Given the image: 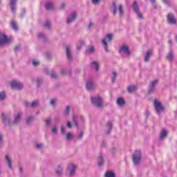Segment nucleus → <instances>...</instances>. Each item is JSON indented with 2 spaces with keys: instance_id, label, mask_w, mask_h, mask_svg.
<instances>
[{
  "instance_id": "6ab92c4d",
  "label": "nucleus",
  "mask_w": 177,
  "mask_h": 177,
  "mask_svg": "<svg viewBox=\"0 0 177 177\" xmlns=\"http://www.w3.org/2000/svg\"><path fill=\"white\" fill-rule=\"evenodd\" d=\"M167 135H168V133L165 129H163L162 132H160V140H162V139H165V138L167 137Z\"/></svg>"
},
{
  "instance_id": "4c0bfd02",
  "label": "nucleus",
  "mask_w": 177,
  "mask_h": 177,
  "mask_svg": "<svg viewBox=\"0 0 177 177\" xmlns=\"http://www.w3.org/2000/svg\"><path fill=\"white\" fill-rule=\"evenodd\" d=\"M173 58H174V53H169L167 55V59L169 62H171Z\"/></svg>"
},
{
  "instance_id": "58836bf2",
  "label": "nucleus",
  "mask_w": 177,
  "mask_h": 177,
  "mask_svg": "<svg viewBox=\"0 0 177 177\" xmlns=\"http://www.w3.org/2000/svg\"><path fill=\"white\" fill-rule=\"evenodd\" d=\"M86 53H93V52H95V48H93V47H90L86 50Z\"/></svg>"
},
{
  "instance_id": "7ed1b4c3",
  "label": "nucleus",
  "mask_w": 177,
  "mask_h": 177,
  "mask_svg": "<svg viewBox=\"0 0 177 177\" xmlns=\"http://www.w3.org/2000/svg\"><path fill=\"white\" fill-rule=\"evenodd\" d=\"M12 39H13L9 38L4 33L0 32V46L6 45V44H9V42H12Z\"/></svg>"
},
{
  "instance_id": "052dcab7",
  "label": "nucleus",
  "mask_w": 177,
  "mask_h": 177,
  "mask_svg": "<svg viewBox=\"0 0 177 177\" xmlns=\"http://www.w3.org/2000/svg\"><path fill=\"white\" fill-rule=\"evenodd\" d=\"M41 82H42V78H41V77L37 78V82H38V84H41Z\"/></svg>"
},
{
  "instance_id": "680f3d73",
  "label": "nucleus",
  "mask_w": 177,
  "mask_h": 177,
  "mask_svg": "<svg viewBox=\"0 0 177 177\" xmlns=\"http://www.w3.org/2000/svg\"><path fill=\"white\" fill-rule=\"evenodd\" d=\"M145 114H146L147 117H149V115H150V112H149V111H147L145 112Z\"/></svg>"
},
{
  "instance_id": "864d4df0",
  "label": "nucleus",
  "mask_w": 177,
  "mask_h": 177,
  "mask_svg": "<svg viewBox=\"0 0 177 177\" xmlns=\"http://www.w3.org/2000/svg\"><path fill=\"white\" fill-rule=\"evenodd\" d=\"M3 139V136L0 133V146L2 145V140Z\"/></svg>"
},
{
  "instance_id": "603ef678",
  "label": "nucleus",
  "mask_w": 177,
  "mask_h": 177,
  "mask_svg": "<svg viewBox=\"0 0 177 177\" xmlns=\"http://www.w3.org/2000/svg\"><path fill=\"white\" fill-rule=\"evenodd\" d=\"M37 35H38L39 38H44L45 37V35L42 32L38 33Z\"/></svg>"
},
{
  "instance_id": "bb28decb",
  "label": "nucleus",
  "mask_w": 177,
  "mask_h": 177,
  "mask_svg": "<svg viewBox=\"0 0 177 177\" xmlns=\"http://www.w3.org/2000/svg\"><path fill=\"white\" fill-rule=\"evenodd\" d=\"M112 9H113V16H115L117 15V6L115 4V2L113 3Z\"/></svg>"
},
{
  "instance_id": "ea45409f",
  "label": "nucleus",
  "mask_w": 177,
  "mask_h": 177,
  "mask_svg": "<svg viewBox=\"0 0 177 177\" xmlns=\"http://www.w3.org/2000/svg\"><path fill=\"white\" fill-rule=\"evenodd\" d=\"M73 133H68L67 134H66V139H67V140H70V139H73Z\"/></svg>"
},
{
  "instance_id": "39448f33",
  "label": "nucleus",
  "mask_w": 177,
  "mask_h": 177,
  "mask_svg": "<svg viewBox=\"0 0 177 177\" xmlns=\"http://www.w3.org/2000/svg\"><path fill=\"white\" fill-rule=\"evenodd\" d=\"M91 102L97 107H103V101L100 96L91 97Z\"/></svg>"
},
{
  "instance_id": "7c9ffc66",
  "label": "nucleus",
  "mask_w": 177,
  "mask_h": 177,
  "mask_svg": "<svg viewBox=\"0 0 177 177\" xmlns=\"http://www.w3.org/2000/svg\"><path fill=\"white\" fill-rule=\"evenodd\" d=\"M61 74L62 75H67L68 74H71V72L69 71L68 73H67V69L63 68L61 69Z\"/></svg>"
},
{
  "instance_id": "49530a36",
  "label": "nucleus",
  "mask_w": 177,
  "mask_h": 177,
  "mask_svg": "<svg viewBox=\"0 0 177 177\" xmlns=\"http://www.w3.org/2000/svg\"><path fill=\"white\" fill-rule=\"evenodd\" d=\"M116 77H117V73H115V72H113L112 82H115Z\"/></svg>"
},
{
  "instance_id": "a211bd4d",
  "label": "nucleus",
  "mask_w": 177,
  "mask_h": 177,
  "mask_svg": "<svg viewBox=\"0 0 177 177\" xmlns=\"http://www.w3.org/2000/svg\"><path fill=\"white\" fill-rule=\"evenodd\" d=\"M55 173L57 174V175L60 176V175L63 174V167L60 165H58V167L55 169Z\"/></svg>"
},
{
  "instance_id": "f03ea898",
  "label": "nucleus",
  "mask_w": 177,
  "mask_h": 177,
  "mask_svg": "<svg viewBox=\"0 0 177 177\" xmlns=\"http://www.w3.org/2000/svg\"><path fill=\"white\" fill-rule=\"evenodd\" d=\"M112 39H113V35L111 34L106 35L105 38L102 39V45L104 46V48L106 52H109V42H111Z\"/></svg>"
},
{
  "instance_id": "ddd939ff",
  "label": "nucleus",
  "mask_w": 177,
  "mask_h": 177,
  "mask_svg": "<svg viewBox=\"0 0 177 177\" xmlns=\"http://www.w3.org/2000/svg\"><path fill=\"white\" fill-rule=\"evenodd\" d=\"M16 3H17V0H10V8L12 13H16Z\"/></svg>"
},
{
  "instance_id": "412c9836",
  "label": "nucleus",
  "mask_w": 177,
  "mask_h": 177,
  "mask_svg": "<svg viewBox=\"0 0 177 177\" xmlns=\"http://www.w3.org/2000/svg\"><path fill=\"white\" fill-rule=\"evenodd\" d=\"M6 99V92L1 91L0 92V101L3 102Z\"/></svg>"
},
{
  "instance_id": "20e7f679",
  "label": "nucleus",
  "mask_w": 177,
  "mask_h": 177,
  "mask_svg": "<svg viewBox=\"0 0 177 177\" xmlns=\"http://www.w3.org/2000/svg\"><path fill=\"white\" fill-rule=\"evenodd\" d=\"M75 171H77V165L74 163H71L68 165L66 172L69 176H74L75 175Z\"/></svg>"
},
{
  "instance_id": "b1692460",
  "label": "nucleus",
  "mask_w": 177,
  "mask_h": 177,
  "mask_svg": "<svg viewBox=\"0 0 177 177\" xmlns=\"http://www.w3.org/2000/svg\"><path fill=\"white\" fill-rule=\"evenodd\" d=\"M106 128L108 129L107 133H110V131H111L113 128V122L110 121L108 122V123L106 124Z\"/></svg>"
},
{
  "instance_id": "37998d69",
  "label": "nucleus",
  "mask_w": 177,
  "mask_h": 177,
  "mask_svg": "<svg viewBox=\"0 0 177 177\" xmlns=\"http://www.w3.org/2000/svg\"><path fill=\"white\" fill-rule=\"evenodd\" d=\"M32 64L35 66H39V61L35 59L32 61Z\"/></svg>"
},
{
  "instance_id": "338daca9",
  "label": "nucleus",
  "mask_w": 177,
  "mask_h": 177,
  "mask_svg": "<svg viewBox=\"0 0 177 177\" xmlns=\"http://www.w3.org/2000/svg\"><path fill=\"white\" fill-rule=\"evenodd\" d=\"M22 15H26V10H25V9H24V10H22Z\"/></svg>"
},
{
  "instance_id": "774afa93",
  "label": "nucleus",
  "mask_w": 177,
  "mask_h": 177,
  "mask_svg": "<svg viewBox=\"0 0 177 177\" xmlns=\"http://www.w3.org/2000/svg\"><path fill=\"white\" fill-rule=\"evenodd\" d=\"M23 170V169L21 168V167H19V171L20 172H21V171Z\"/></svg>"
},
{
  "instance_id": "8fccbe9b",
  "label": "nucleus",
  "mask_w": 177,
  "mask_h": 177,
  "mask_svg": "<svg viewBox=\"0 0 177 177\" xmlns=\"http://www.w3.org/2000/svg\"><path fill=\"white\" fill-rule=\"evenodd\" d=\"M157 82H158V80H153V81L151 82V86L155 87L156 85H157Z\"/></svg>"
},
{
  "instance_id": "2eb2a0df",
  "label": "nucleus",
  "mask_w": 177,
  "mask_h": 177,
  "mask_svg": "<svg viewBox=\"0 0 177 177\" xmlns=\"http://www.w3.org/2000/svg\"><path fill=\"white\" fill-rule=\"evenodd\" d=\"M5 160L9 169H13V166H12V159L10 158V157L6 155L5 156Z\"/></svg>"
},
{
  "instance_id": "09e8293b",
  "label": "nucleus",
  "mask_w": 177,
  "mask_h": 177,
  "mask_svg": "<svg viewBox=\"0 0 177 177\" xmlns=\"http://www.w3.org/2000/svg\"><path fill=\"white\" fill-rule=\"evenodd\" d=\"M52 122V120H50V118H48L46 120V124L48 127H49V125H50V122Z\"/></svg>"
},
{
  "instance_id": "423d86ee",
  "label": "nucleus",
  "mask_w": 177,
  "mask_h": 177,
  "mask_svg": "<svg viewBox=\"0 0 177 177\" xmlns=\"http://www.w3.org/2000/svg\"><path fill=\"white\" fill-rule=\"evenodd\" d=\"M86 88L88 91H94V89H96V84L93 82V80L92 78L88 79L86 84Z\"/></svg>"
},
{
  "instance_id": "4468645a",
  "label": "nucleus",
  "mask_w": 177,
  "mask_h": 177,
  "mask_svg": "<svg viewBox=\"0 0 177 177\" xmlns=\"http://www.w3.org/2000/svg\"><path fill=\"white\" fill-rule=\"evenodd\" d=\"M66 52L68 60H73V55L71 54V47L67 46L66 48Z\"/></svg>"
},
{
  "instance_id": "5701e85b",
  "label": "nucleus",
  "mask_w": 177,
  "mask_h": 177,
  "mask_svg": "<svg viewBox=\"0 0 177 177\" xmlns=\"http://www.w3.org/2000/svg\"><path fill=\"white\" fill-rule=\"evenodd\" d=\"M128 92L129 93H132V92H135L136 91V86H129L127 88Z\"/></svg>"
},
{
  "instance_id": "6e6552de",
  "label": "nucleus",
  "mask_w": 177,
  "mask_h": 177,
  "mask_svg": "<svg viewBox=\"0 0 177 177\" xmlns=\"http://www.w3.org/2000/svg\"><path fill=\"white\" fill-rule=\"evenodd\" d=\"M133 9L135 13L136 14L137 17H138V19H143V14H142V12H140V11L139 10V6H138V2L136 1L133 2Z\"/></svg>"
},
{
  "instance_id": "3c124183",
  "label": "nucleus",
  "mask_w": 177,
  "mask_h": 177,
  "mask_svg": "<svg viewBox=\"0 0 177 177\" xmlns=\"http://www.w3.org/2000/svg\"><path fill=\"white\" fill-rule=\"evenodd\" d=\"M157 82H158V80H153V81L151 82V86L155 87L156 85H157Z\"/></svg>"
},
{
  "instance_id": "f3484780",
  "label": "nucleus",
  "mask_w": 177,
  "mask_h": 177,
  "mask_svg": "<svg viewBox=\"0 0 177 177\" xmlns=\"http://www.w3.org/2000/svg\"><path fill=\"white\" fill-rule=\"evenodd\" d=\"M116 103L118 106H120V107H122V106L125 104V100H124V98L122 97H119L117 99Z\"/></svg>"
},
{
  "instance_id": "a19ab883",
  "label": "nucleus",
  "mask_w": 177,
  "mask_h": 177,
  "mask_svg": "<svg viewBox=\"0 0 177 177\" xmlns=\"http://www.w3.org/2000/svg\"><path fill=\"white\" fill-rule=\"evenodd\" d=\"M61 133L62 135H66V127L63 125L61 126Z\"/></svg>"
},
{
  "instance_id": "a18cd8bd",
  "label": "nucleus",
  "mask_w": 177,
  "mask_h": 177,
  "mask_svg": "<svg viewBox=\"0 0 177 177\" xmlns=\"http://www.w3.org/2000/svg\"><path fill=\"white\" fill-rule=\"evenodd\" d=\"M44 27L46 28H47L48 30H49V28H50V27H51L50 23L49 21H47L46 23V24L44 25Z\"/></svg>"
},
{
  "instance_id": "e433bc0d",
  "label": "nucleus",
  "mask_w": 177,
  "mask_h": 177,
  "mask_svg": "<svg viewBox=\"0 0 177 177\" xmlns=\"http://www.w3.org/2000/svg\"><path fill=\"white\" fill-rule=\"evenodd\" d=\"M50 103L51 106H53V107H55L56 106V103H57V100L55 98L52 99L50 100Z\"/></svg>"
},
{
  "instance_id": "6e6d98bb",
  "label": "nucleus",
  "mask_w": 177,
  "mask_h": 177,
  "mask_svg": "<svg viewBox=\"0 0 177 177\" xmlns=\"http://www.w3.org/2000/svg\"><path fill=\"white\" fill-rule=\"evenodd\" d=\"M92 2L94 3V5H96L100 2V0H92Z\"/></svg>"
},
{
  "instance_id": "4d7b16f0",
  "label": "nucleus",
  "mask_w": 177,
  "mask_h": 177,
  "mask_svg": "<svg viewBox=\"0 0 177 177\" xmlns=\"http://www.w3.org/2000/svg\"><path fill=\"white\" fill-rule=\"evenodd\" d=\"M67 127H69L70 129H71V128H72L71 122L68 121V122H67Z\"/></svg>"
},
{
  "instance_id": "de8ad7c7",
  "label": "nucleus",
  "mask_w": 177,
  "mask_h": 177,
  "mask_svg": "<svg viewBox=\"0 0 177 177\" xmlns=\"http://www.w3.org/2000/svg\"><path fill=\"white\" fill-rule=\"evenodd\" d=\"M155 89H156V87H154L153 86H149V93H151L154 92Z\"/></svg>"
},
{
  "instance_id": "2f4dec72",
  "label": "nucleus",
  "mask_w": 177,
  "mask_h": 177,
  "mask_svg": "<svg viewBox=\"0 0 177 177\" xmlns=\"http://www.w3.org/2000/svg\"><path fill=\"white\" fill-rule=\"evenodd\" d=\"M82 46H84V40H80L77 45V49L80 50L81 49V48H82Z\"/></svg>"
},
{
  "instance_id": "bf43d9fd",
  "label": "nucleus",
  "mask_w": 177,
  "mask_h": 177,
  "mask_svg": "<svg viewBox=\"0 0 177 177\" xmlns=\"http://www.w3.org/2000/svg\"><path fill=\"white\" fill-rule=\"evenodd\" d=\"M66 8V3H62L61 6V9H64Z\"/></svg>"
},
{
  "instance_id": "cd10ccee",
  "label": "nucleus",
  "mask_w": 177,
  "mask_h": 177,
  "mask_svg": "<svg viewBox=\"0 0 177 177\" xmlns=\"http://www.w3.org/2000/svg\"><path fill=\"white\" fill-rule=\"evenodd\" d=\"M105 177H115V174L113 171H108L105 173Z\"/></svg>"
},
{
  "instance_id": "c85d7f7f",
  "label": "nucleus",
  "mask_w": 177,
  "mask_h": 177,
  "mask_svg": "<svg viewBox=\"0 0 177 177\" xmlns=\"http://www.w3.org/2000/svg\"><path fill=\"white\" fill-rule=\"evenodd\" d=\"M97 162H98L99 167H102V165H103V162H104L103 156H100L98 157V158H97Z\"/></svg>"
},
{
  "instance_id": "f8f14e48",
  "label": "nucleus",
  "mask_w": 177,
  "mask_h": 177,
  "mask_svg": "<svg viewBox=\"0 0 177 177\" xmlns=\"http://www.w3.org/2000/svg\"><path fill=\"white\" fill-rule=\"evenodd\" d=\"M77 19V12H73L69 15V17H68L66 20L67 24H71L73 21H75Z\"/></svg>"
},
{
  "instance_id": "c756f323",
  "label": "nucleus",
  "mask_w": 177,
  "mask_h": 177,
  "mask_svg": "<svg viewBox=\"0 0 177 177\" xmlns=\"http://www.w3.org/2000/svg\"><path fill=\"white\" fill-rule=\"evenodd\" d=\"M118 10L120 16H124V6L122 5L119 6Z\"/></svg>"
},
{
  "instance_id": "aec40b11",
  "label": "nucleus",
  "mask_w": 177,
  "mask_h": 177,
  "mask_svg": "<svg viewBox=\"0 0 177 177\" xmlns=\"http://www.w3.org/2000/svg\"><path fill=\"white\" fill-rule=\"evenodd\" d=\"M10 26L15 31H17V30H19V26H17V22H16L15 21H12Z\"/></svg>"
},
{
  "instance_id": "4be33fe9",
  "label": "nucleus",
  "mask_w": 177,
  "mask_h": 177,
  "mask_svg": "<svg viewBox=\"0 0 177 177\" xmlns=\"http://www.w3.org/2000/svg\"><path fill=\"white\" fill-rule=\"evenodd\" d=\"M45 8L47 10H52L53 9V3H46Z\"/></svg>"
},
{
  "instance_id": "f704fd0d",
  "label": "nucleus",
  "mask_w": 177,
  "mask_h": 177,
  "mask_svg": "<svg viewBox=\"0 0 177 177\" xmlns=\"http://www.w3.org/2000/svg\"><path fill=\"white\" fill-rule=\"evenodd\" d=\"M32 121H34V117L32 116H29L27 120H26V124H28V125H30V124H31V122H32Z\"/></svg>"
},
{
  "instance_id": "13d9d810",
  "label": "nucleus",
  "mask_w": 177,
  "mask_h": 177,
  "mask_svg": "<svg viewBox=\"0 0 177 177\" xmlns=\"http://www.w3.org/2000/svg\"><path fill=\"white\" fill-rule=\"evenodd\" d=\"M21 47L20 46H15V52H17L18 50H19V49L21 48Z\"/></svg>"
},
{
  "instance_id": "c03bdc74",
  "label": "nucleus",
  "mask_w": 177,
  "mask_h": 177,
  "mask_svg": "<svg viewBox=\"0 0 177 177\" xmlns=\"http://www.w3.org/2000/svg\"><path fill=\"white\" fill-rule=\"evenodd\" d=\"M42 147H44V145L41 143L37 144V145H36V148L38 149V150H41V149H42Z\"/></svg>"
},
{
  "instance_id": "0eeeda50",
  "label": "nucleus",
  "mask_w": 177,
  "mask_h": 177,
  "mask_svg": "<svg viewBox=\"0 0 177 177\" xmlns=\"http://www.w3.org/2000/svg\"><path fill=\"white\" fill-rule=\"evenodd\" d=\"M10 86L12 88V89H17L18 91H20L21 89H23V84L21 82L14 80L12 81L10 83Z\"/></svg>"
},
{
  "instance_id": "473e14b6",
  "label": "nucleus",
  "mask_w": 177,
  "mask_h": 177,
  "mask_svg": "<svg viewBox=\"0 0 177 177\" xmlns=\"http://www.w3.org/2000/svg\"><path fill=\"white\" fill-rule=\"evenodd\" d=\"M28 106H30V107H37V106H38V101H33L31 103H28Z\"/></svg>"
},
{
  "instance_id": "0e129e2a",
  "label": "nucleus",
  "mask_w": 177,
  "mask_h": 177,
  "mask_svg": "<svg viewBox=\"0 0 177 177\" xmlns=\"http://www.w3.org/2000/svg\"><path fill=\"white\" fill-rule=\"evenodd\" d=\"M93 26V23H90L88 24V28H91V27Z\"/></svg>"
},
{
  "instance_id": "a878e982",
  "label": "nucleus",
  "mask_w": 177,
  "mask_h": 177,
  "mask_svg": "<svg viewBox=\"0 0 177 177\" xmlns=\"http://www.w3.org/2000/svg\"><path fill=\"white\" fill-rule=\"evenodd\" d=\"M91 67L93 68H95V71H99V65H98L97 62H92Z\"/></svg>"
},
{
  "instance_id": "c9c22d12",
  "label": "nucleus",
  "mask_w": 177,
  "mask_h": 177,
  "mask_svg": "<svg viewBox=\"0 0 177 177\" xmlns=\"http://www.w3.org/2000/svg\"><path fill=\"white\" fill-rule=\"evenodd\" d=\"M73 120L75 127H77V128H80V126L78 125V122H77V116L73 115Z\"/></svg>"
},
{
  "instance_id": "69168bd1",
  "label": "nucleus",
  "mask_w": 177,
  "mask_h": 177,
  "mask_svg": "<svg viewBox=\"0 0 177 177\" xmlns=\"http://www.w3.org/2000/svg\"><path fill=\"white\" fill-rule=\"evenodd\" d=\"M166 5H168V0H162Z\"/></svg>"
},
{
  "instance_id": "e2e57ef3",
  "label": "nucleus",
  "mask_w": 177,
  "mask_h": 177,
  "mask_svg": "<svg viewBox=\"0 0 177 177\" xmlns=\"http://www.w3.org/2000/svg\"><path fill=\"white\" fill-rule=\"evenodd\" d=\"M82 136H84V133L81 132V133L79 134V138H82Z\"/></svg>"
},
{
  "instance_id": "dca6fc26",
  "label": "nucleus",
  "mask_w": 177,
  "mask_h": 177,
  "mask_svg": "<svg viewBox=\"0 0 177 177\" xmlns=\"http://www.w3.org/2000/svg\"><path fill=\"white\" fill-rule=\"evenodd\" d=\"M167 20L170 24H175L176 23V19L174 17V15L169 14L167 16Z\"/></svg>"
},
{
  "instance_id": "9d476101",
  "label": "nucleus",
  "mask_w": 177,
  "mask_h": 177,
  "mask_svg": "<svg viewBox=\"0 0 177 177\" xmlns=\"http://www.w3.org/2000/svg\"><path fill=\"white\" fill-rule=\"evenodd\" d=\"M141 158H142V155L140 153V151H136V153L133 155V163L136 165H137V164H139Z\"/></svg>"
},
{
  "instance_id": "72a5a7b5",
  "label": "nucleus",
  "mask_w": 177,
  "mask_h": 177,
  "mask_svg": "<svg viewBox=\"0 0 177 177\" xmlns=\"http://www.w3.org/2000/svg\"><path fill=\"white\" fill-rule=\"evenodd\" d=\"M71 109V108L70 106H66V108L64 111V114L66 117H67L68 115V114H70V110Z\"/></svg>"
},
{
  "instance_id": "1a4fd4ad",
  "label": "nucleus",
  "mask_w": 177,
  "mask_h": 177,
  "mask_svg": "<svg viewBox=\"0 0 177 177\" xmlns=\"http://www.w3.org/2000/svg\"><path fill=\"white\" fill-rule=\"evenodd\" d=\"M153 104H154L155 110L156 113H158V114H160V113L162 111V110H164V108L162 107V104H161V102L158 100H154Z\"/></svg>"
},
{
  "instance_id": "393cba45",
  "label": "nucleus",
  "mask_w": 177,
  "mask_h": 177,
  "mask_svg": "<svg viewBox=\"0 0 177 177\" xmlns=\"http://www.w3.org/2000/svg\"><path fill=\"white\" fill-rule=\"evenodd\" d=\"M151 57V51L147 52L145 57V62H149Z\"/></svg>"
},
{
  "instance_id": "9b49d317",
  "label": "nucleus",
  "mask_w": 177,
  "mask_h": 177,
  "mask_svg": "<svg viewBox=\"0 0 177 177\" xmlns=\"http://www.w3.org/2000/svg\"><path fill=\"white\" fill-rule=\"evenodd\" d=\"M120 55H125V56H129L131 55V51H129V47L127 46H123L120 50Z\"/></svg>"
},
{
  "instance_id": "5fc2aeb1",
  "label": "nucleus",
  "mask_w": 177,
  "mask_h": 177,
  "mask_svg": "<svg viewBox=\"0 0 177 177\" xmlns=\"http://www.w3.org/2000/svg\"><path fill=\"white\" fill-rule=\"evenodd\" d=\"M57 77V74L56 73H51V78H56Z\"/></svg>"
},
{
  "instance_id": "79ce46f5",
  "label": "nucleus",
  "mask_w": 177,
  "mask_h": 177,
  "mask_svg": "<svg viewBox=\"0 0 177 177\" xmlns=\"http://www.w3.org/2000/svg\"><path fill=\"white\" fill-rule=\"evenodd\" d=\"M53 133H55V135H57V127H53L51 129Z\"/></svg>"
},
{
  "instance_id": "f257e3e1",
  "label": "nucleus",
  "mask_w": 177,
  "mask_h": 177,
  "mask_svg": "<svg viewBox=\"0 0 177 177\" xmlns=\"http://www.w3.org/2000/svg\"><path fill=\"white\" fill-rule=\"evenodd\" d=\"M1 118L6 125H17V124H19L21 121L23 113L18 112L17 114L14 115V120L12 121L10 120L9 115H5V113H1Z\"/></svg>"
}]
</instances>
